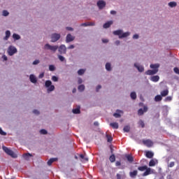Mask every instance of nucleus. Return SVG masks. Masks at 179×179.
<instances>
[{
  "label": "nucleus",
  "mask_w": 179,
  "mask_h": 179,
  "mask_svg": "<svg viewBox=\"0 0 179 179\" xmlns=\"http://www.w3.org/2000/svg\"><path fill=\"white\" fill-rule=\"evenodd\" d=\"M147 111H148V106H144V107H143V109L140 108V109L138 110V115H143V113H147Z\"/></svg>",
  "instance_id": "obj_9"
},
{
  "label": "nucleus",
  "mask_w": 179,
  "mask_h": 179,
  "mask_svg": "<svg viewBox=\"0 0 179 179\" xmlns=\"http://www.w3.org/2000/svg\"><path fill=\"white\" fill-rule=\"evenodd\" d=\"M97 6H98L99 9H103V8L106 7V2L103 0H99L97 2Z\"/></svg>",
  "instance_id": "obj_7"
},
{
  "label": "nucleus",
  "mask_w": 179,
  "mask_h": 179,
  "mask_svg": "<svg viewBox=\"0 0 179 179\" xmlns=\"http://www.w3.org/2000/svg\"><path fill=\"white\" fill-rule=\"evenodd\" d=\"M110 162H111V163H114V162H115V155H112L110 158H109Z\"/></svg>",
  "instance_id": "obj_39"
},
{
  "label": "nucleus",
  "mask_w": 179,
  "mask_h": 179,
  "mask_svg": "<svg viewBox=\"0 0 179 179\" xmlns=\"http://www.w3.org/2000/svg\"><path fill=\"white\" fill-rule=\"evenodd\" d=\"M33 113H34V114H36V115H38V114H40V112L38 110H34Z\"/></svg>",
  "instance_id": "obj_55"
},
{
  "label": "nucleus",
  "mask_w": 179,
  "mask_h": 179,
  "mask_svg": "<svg viewBox=\"0 0 179 179\" xmlns=\"http://www.w3.org/2000/svg\"><path fill=\"white\" fill-rule=\"evenodd\" d=\"M13 38H14V40H20V36L17 34H13Z\"/></svg>",
  "instance_id": "obj_38"
},
{
  "label": "nucleus",
  "mask_w": 179,
  "mask_h": 179,
  "mask_svg": "<svg viewBox=\"0 0 179 179\" xmlns=\"http://www.w3.org/2000/svg\"><path fill=\"white\" fill-rule=\"evenodd\" d=\"M83 80H82V78H78V85H80L81 83H83Z\"/></svg>",
  "instance_id": "obj_59"
},
{
  "label": "nucleus",
  "mask_w": 179,
  "mask_h": 179,
  "mask_svg": "<svg viewBox=\"0 0 179 179\" xmlns=\"http://www.w3.org/2000/svg\"><path fill=\"white\" fill-rule=\"evenodd\" d=\"M148 166L145 165L143 166H138V170H139V171H145V170H146Z\"/></svg>",
  "instance_id": "obj_33"
},
{
  "label": "nucleus",
  "mask_w": 179,
  "mask_h": 179,
  "mask_svg": "<svg viewBox=\"0 0 179 179\" xmlns=\"http://www.w3.org/2000/svg\"><path fill=\"white\" fill-rule=\"evenodd\" d=\"M173 71H174L175 73L179 74V69H178V68L175 67V68L173 69Z\"/></svg>",
  "instance_id": "obj_54"
},
{
  "label": "nucleus",
  "mask_w": 179,
  "mask_h": 179,
  "mask_svg": "<svg viewBox=\"0 0 179 179\" xmlns=\"http://www.w3.org/2000/svg\"><path fill=\"white\" fill-rule=\"evenodd\" d=\"M159 79H160V77L159 76H154L151 77L152 82H159Z\"/></svg>",
  "instance_id": "obj_20"
},
{
  "label": "nucleus",
  "mask_w": 179,
  "mask_h": 179,
  "mask_svg": "<svg viewBox=\"0 0 179 179\" xmlns=\"http://www.w3.org/2000/svg\"><path fill=\"white\" fill-rule=\"evenodd\" d=\"M2 58L3 61H8V57H6V55H3Z\"/></svg>",
  "instance_id": "obj_62"
},
{
  "label": "nucleus",
  "mask_w": 179,
  "mask_h": 179,
  "mask_svg": "<svg viewBox=\"0 0 179 179\" xmlns=\"http://www.w3.org/2000/svg\"><path fill=\"white\" fill-rule=\"evenodd\" d=\"M169 94V90H164V91L161 92V96L162 97H166Z\"/></svg>",
  "instance_id": "obj_24"
},
{
  "label": "nucleus",
  "mask_w": 179,
  "mask_h": 179,
  "mask_svg": "<svg viewBox=\"0 0 179 179\" xmlns=\"http://www.w3.org/2000/svg\"><path fill=\"white\" fill-rule=\"evenodd\" d=\"M116 111L117 113H115L113 114V117H115V118H121V114L118 113H121V110H117Z\"/></svg>",
  "instance_id": "obj_22"
},
{
  "label": "nucleus",
  "mask_w": 179,
  "mask_h": 179,
  "mask_svg": "<svg viewBox=\"0 0 179 179\" xmlns=\"http://www.w3.org/2000/svg\"><path fill=\"white\" fill-rule=\"evenodd\" d=\"M174 166H175V163H174V162H170V164L168 165V167H174Z\"/></svg>",
  "instance_id": "obj_52"
},
{
  "label": "nucleus",
  "mask_w": 179,
  "mask_h": 179,
  "mask_svg": "<svg viewBox=\"0 0 179 179\" xmlns=\"http://www.w3.org/2000/svg\"><path fill=\"white\" fill-rule=\"evenodd\" d=\"M29 80L31 83H37V78H36V76L33 74L30 75Z\"/></svg>",
  "instance_id": "obj_12"
},
{
  "label": "nucleus",
  "mask_w": 179,
  "mask_h": 179,
  "mask_svg": "<svg viewBox=\"0 0 179 179\" xmlns=\"http://www.w3.org/2000/svg\"><path fill=\"white\" fill-rule=\"evenodd\" d=\"M48 87V92H53V90H55V87L54 85H50Z\"/></svg>",
  "instance_id": "obj_41"
},
{
  "label": "nucleus",
  "mask_w": 179,
  "mask_h": 179,
  "mask_svg": "<svg viewBox=\"0 0 179 179\" xmlns=\"http://www.w3.org/2000/svg\"><path fill=\"white\" fill-rule=\"evenodd\" d=\"M45 50H50V51H53V52H55L57 50H58V45L52 46L48 43L45 45Z\"/></svg>",
  "instance_id": "obj_3"
},
{
  "label": "nucleus",
  "mask_w": 179,
  "mask_h": 179,
  "mask_svg": "<svg viewBox=\"0 0 179 179\" xmlns=\"http://www.w3.org/2000/svg\"><path fill=\"white\" fill-rule=\"evenodd\" d=\"M9 15V12L8 10H3V16H8Z\"/></svg>",
  "instance_id": "obj_49"
},
{
  "label": "nucleus",
  "mask_w": 179,
  "mask_h": 179,
  "mask_svg": "<svg viewBox=\"0 0 179 179\" xmlns=\"http://www.w3.org/2000/svg\"><path fill=\"white\" fill-rule=\"evenodd\" d=\"M108 142H113V136L106 134V135Z\"/></svg>",
  "instance_id": "obj_40"
},
{
  "label": "nucleus",
  "mask_w": 179,
  "mask_h": 179,
  "mask_svg": "<svg viewBox=\"0 0 179 179\" xmlns=\"http://www.w3.org/2000/svg\"><path fill=\"white\" fill-rule=\"evenodd\" d=\"M52 85V83L51 82V80H46L45 81V87H50Z\"/></svg>",
  "instance_id": "obj_30"
},
{
  "label": "nucleus",
  "mask_w": 179,
  "mask_h": 179,
  "mask_svg": "<svg viewBox=\"0 0 179 179\" xmlns=\"http://www.w3.org/2000/svg\"><path fill=\"white\" fill-rule=\"evenodd\" d=\"M85 72H86V69H81L78 71V75H79V76H82V75H83Z\"/></svg>",
  "instance_id": "obj_27"
},
{
  "label": "nucleus",
  "mask_w": 179,
  "mask_h": 179,
  "mask_svg": "<svg viewBox=\"0 0 179 179\" xmlns=\"http://www.w3.org/2000/svg\"><path fill=\"white\" fill-rule=\"evenodd\" d=\"M138 125L139 127H141V128H145V122H143V120H140L138 121Z\"/></svg>",
  "instance_id": "obj_36"
},
{
  "label": "nucleus",
  "mask_w": 179,
  "mask_h": 179,
  "mask_svg": "<svg viewBox=\"0 0 179 179\" xmlns=\"http://www.w3.org/2000/svg\"><path fill=\"white\" fill-rule=\"evenodd\" d=\"M100 89H101V85H98L96 89V92H99Z\"/></svg>",
  "instance_id": "obj_63"
},
{
  "label": "nucleus",
  "mask_w": 179,
  "mask_h": 179,
  "mask_svg": "<svg viewBox=\"0 0 179 179\" xmlns=\"http://www.w3.org/2000/svg\"><path fill=\"white\" fill-rule=\"evenodd\" d=\"M0 135L5 136L6 135V132L3 131L1 128H0Z\"/></svg>",
  "instance_id": "obj_50"
},
{
  "label": "nucleus",
  "mask_w": 179,
  "mask_h": 179,
  "mask_svg": "<svg viewBox=\"0 0 179 179\" xmlns=\"http://www.w3.org/2000/svg\"><path fill=\"white\" fill-rule=\"evenodd\" d=\"M80 26L86 27L87 26H90V23H83L80 24Z\"/></svg>",
  "instance_id": "obj_53"
},
{
  "label": "nucleus",
  "mask_w": 179,
  "mask_h": 179,
  "mask_svg": "<svg viewBox=\"0 0 179 179\" xmlns=\"http://www.w3.org/2000/svg\"><path fill=\"white\" fill-rule=\"evenodd\" d=\"M128 36H129V32H124V33L122 32V35L120 36V38H124L125 37H128Z\"/></svg>",
  "instance_id": "obj_35"
},
{
  "label": "nucleus",
  "mask_w": 179,
  "mask_h": 179,
  "mask_svg": "<svg viewBox=\"0 0 179 179\" xmlns=\"http://www.w3.org/2000/svg\"><path fill=\"white\" fill-rule=\"evenodd\" d=\"M115 166H121V162L117 161L116 163H115Z\"/></svg>",
  "instance_id": "obj_60"
},
{
  "label": "nucleus",
  "mask_w": 179,
  "mask_h": 179,
  "mask_svg": "<svg viewBox=\"0 0 179 179\" xmlns=\"http://www.w3.org/2000/svg\"><path fill=\"white\" fill-rule=\"evenodd\" d=\"M31 154L30 153H26L23 155V157L25 160H29L30 157H31Z\"/></svg>",
  "instance_id": "obj_23"
},
{
  "label": "nucleus",
  "mask_w": 179,
  "mask_h": 179,
  "mask_svg": "<svg viewBox=\"0 0 179 179\" xmlns=\"http://www.w3.org/2000/svg\"><path fill=\"white\" fill-rule=\"evenodd\" d=\"M171 96H167L166 99H165V100H166V101H171Z\"/></svg>",
  "instance_id": "obj_58"
},
{
  "label": "nucleus",
  "mask_w": 179,
  "mask_h": 179,
  "mask_svg": "<svg viewBox=\"0 0 179 179\" xmlns=\"http://www.w3.org/2000/svg\"><path fill=\"white\" fill-rule=\"evenodd\" d=\"M80 157L83 159V162H89V158L85 157L83 154L80 155Z\"/></svg>",
  "instance_id": "obj_32"
},
{
  "label": "nucleus",
  "mask_w": 179,
  "mask_h": 179,
  "mask_svg": "<svg viewBox=\"0 0 179 179\" xmlns=\"http://www.w3.org/2000/svg\"><path fill=\"white\" fill-rule=\"evenodd\" d=\"M59 54H66V46L65 45H61L59 47Z\"/></svg>",
  "instance_id": "obj_6"
},
{
  "label": "nucleus",
  "mask_w": 179,
  "mask_h": 179,
  "mask_svg": "<svg viewBox=\"0 0 179 179\" xmlns=\"http://www.w3.org/2000/svg\"><path fill=\"white\" fill-rule=\"evenodd\" d=\"M38 64H40V60H38V59L34 60L33 62V65H37Z\"/></svg>",
  "instance_id": "obj_51"
},
{
  "label": "nucleus",
  "mask_w": 179,
  "mask_h": 179,
  "mask_svg": "<svg viewBox=\"0 0 179 179\" xmlns=\"http://www.w3.org/2000/svg\"><path fill=\"white\" fill-rule=\"evenodd\" d=\"M78 90H79V92H83V90H85V85H79Z\"/></svg>",
  "instance_id": "obj_42"
},
{
  "label": "nucleus",
  "mask_w": 179,
  "mask_h": 179,
  "mask_svg": "<svg viewBox=\"0 0 179 179\" xmlns=\"http://www.w3.org/2000/svg\"><path fill=\"white\" fill-rule=\"evenodd\" d=\"M67 48L68 50H73V48H75V45H71Z\"/></svg>",
  "instance_id": "obj_56"
},
{
  "label": "nucleus",
  "mask_w": 179,
  "mask_h": 179,
  "mask_svg": "<svg viewBox=\"0 0 179 179\" xmlns=\"http://www.w3.org/2000/svg\"><path fill=\"white\" fill-rule=\"evenodd\" d=\"M169 6H170V8H175V6H177V3H176V1H171L169 3Z\"/></svg>",
  "instance_id": "obj_31"
},
{
  "label": "nucleus",
  "mask_w": 179,
  "mask_h": 179,
  "mask_svg": "<svg viewBox=\"0 0 179 179\" xmlns=\"http://www.w3.org/2000/svg\"><path fill=\"white\" fill-rule=\"evenodd\" d=\"M39 79H43V78H44V73H41L39 76H38Z\"/></svg>",
  "instance_id": "obj_57"
},
{
  "label": "nucleus",
  "mask_w": 179,
  "mask_h": 179,
  "mask_svg": "<svg viewBox=\"0 0 179 179\" xmlns=\"http://www.w3.org/2000/svg\"><path fill=\"white\" fill-rule=\"evenodd\" d=\"M116 177H117V179H122V178H121V175H120L119 173H117V174L116 175Z\"/></svg>",
  "instance_id": "obj_64"
},
{
  "label": "nucleus",
  "mask_w": 179,
  "mask_h": 179,
  "mask_svg": "<svg viewBox=\"0 0 179 179\" xmlns=\"http://www.w3.org/2000/svg\"><path fill=\"white\" fill-rule=\"evenodd\" d=\"M133 38H135V39L139 38V35H138V34H134V35L133 36Z\"/></svg>",
  "instance_id": "obj_61"
},
{
  "label": "nucleus",
  "mask_w": 179,
  "mask_h": 179,
  "mask_svg": "<svg viewBox=\"0 0 179 179\" xmlns=\"http://www.w3.org/2000/svg\"><path fill=\"white\" fill-rule=\"evenodd\" d=\"M73 114H80V107L73 109Z\"/></svg>",
  "instance_id": "obj_26"
},
{
  "label": "nucleus",
  "mask_w": 179,
  "mask_h": 179,
  "mask_svg": "<svg viewBox=\"0 0 179 179\" xmlns=\"http://www.w3.org/2000/svg\"><path fill=\"white\" fill-rule=\"evenodd\" d=\"M131 129V127L129 126H125L123 129L124 132H129Z\"/></svg>",
  "instance_id": "obj_43"
},
{
  "label": "nucleus",
  "mask_w": 179,
  "mask_h": 179,
  "mask_svg": "<svg viewBox=\"0 0 179 179\" xmlns=\"http://www.w3.org/2000/svg\"><path fill=\"white\" fill-rule=\"evenodd\" d=\"M58 160L57 158H51L48 161V166H51L54 162H57Z\"/></svg>",
  "instance_id": "obj_18"
},
{
  "label": "nucleus",
  "mask_w": 179,
  "mask_h": 179,
  "mask_svg": "<svg viewBox=\"0 0 179 179\" xmlns=\"http://www.w3.org/2000/svg\"><path fill=\"white\" fill-rule=\"evenodd\" d=\"M40 134H41L42 135H47V130L45 129H41L40 131Z\"/></svg>",
  "instance_id": "obj_47"
},
{
  "label": "nucleus",
  "mask_w": 179,
  "mask_h": 179,
  "mask_svg": "<svg viewBox=\"0 0 179 179\" xmlns=\"http://www.w3.org/2000/svg\"><path fill=\"white\" fill-rule=\"evenodd\" d=\"M143 143L147 146V148H152L153 146V141L149 139L143 140Z\"/></svg>",
  "instance_id": "obj_5"
},
{
  "label": "nucleus",
  "mask_w": 179,
  "mask_h": 179,
  "mask_svg": "<svg viewBox=\"0 0 179 179\" xmlns=\"http://www.w3.org/2000/svg\"><path fill=\"white\" fill-rule=\"evenodd\" d=\"M159 71V69L148 70L145 72V75H156V73Z\"/></svg>",
  "instance_id": "obj_11"
},
{
  "label": "nucleus",
  "mask_w": 179,
  "mask_h": 179,
  "mask_svg": "<svg viewBox=\"0 0 179 179\" xmlns=\"http://www.w3.org/2000/svg\"><path fill=\"white\" fill-rule=\"evenodd\" d=\"M152 174V169L148 168L145 169V171L143 173V177H146L147 176H149Z\"/></svg>",
  "instance_id": "obj_10"
},
{
  "label": "nucleus",
  "mask_w": 179,
  "mask_h": 179,
  "mask_svg": "<svg viewBox=\"0 0 179 179\" xmlns=\"http://www.w3.org/2000/svg\"><path fill=\"white\" fill-rule=\"evenodd\" d=\"M130 97L132 100H136V92H133L130 94Z\"/></svg>",
  "instance_id": "obj_29"
},
{
  "label": "nucleus",
  "mask_w": 179,
  "mask_h": 179,
  "mask_svg": "<svg viewBox=\"0 0 179 179\" xmlns=\"http://www.w3.org/2000/svg\"><path fill=\"white\" fill-rule=\"evenodd\" d=\"M58 58L61 62H64V61H65V57H64L62 55H58Z\"/></svg>",
  "instance_id": "obj_46"
},
{
  "label": "nucleus",
  "mask_w": 179,
  "mask_h": 179,
  "mask_svg": "<svg viewBox=\"0 0 179 179\" xmlns=\"http://www.w3.org/2000/svg\"><path fill=\"white\" fill-rule=\"evenodd\" d=\"M2 149L7 155H8V156L13 157V159H16V157H17V155H16L12 150L8 148L7 147L3 146Z\"/></svg>",
  "instance_id": "obj_1"
},
{
  "label": "nucleus",
  "mask_w": 179,
  "mask_h": 179,
  "mask_svg": "<svg viewBox=\"0 0 179 179\" xmlns=\"http://www.w3.org/2000/svg\"><path fill=\"white\" fill-rule=\"evenodd\" d=\"M129 176L131 178H135L136 176H138V171L134 170L129 173Z\"/></svg>",
  "instance_id": "obj_16"
},
{
  "label": "nucleus",
  "mask_w": 179,
  "mask_h": 179,
  "mask_svg": "<svg viewBox=\"0 0 179 179\" xmlns=\"http://www.w3.org/2000/svg\"><path fill=\"white\" fill-rule=\"evenodd\" d=\"M150 68L152 69H157L159 68V64H151Z\"/></svg>",
  "instance_id": "obj_45"
},
{
  "label": "nucleus",
  "mask_w": 179,
  "mask_h": 179,
  "mask_svg": "<svg viewBox=\"0 0 179 179\" xmlns=\"http://www.w3.org/2000/svg\"><path fill=\"white\" fill-rule=\"evenodd\" d=\"M163 100V98L162 97L161 95H157L155 97V101H162Z\"/></svg>",
  "instance_id": "obj_28"
},
{
  "label": "nucleus",
  "mask_w": 179,
  "mask_h": 179,
  "mask_svg": "<svg viewBox=\"0 0 179 179\" xmlns=\"http://www.w3.org/2000/svg\"><path fill=\"white\" fill-rule=\"evenodd\" d=\"M145 156L148 157V159H152L153 156H155V154L151 151H148L145 154Z\"/></svg>",
  "instance_id": "obj_15"
},
{
  "label": "nucleus",
  "mask_w": 179,
  "mask_h": 179,
  "mask_svg": "<svg viewBox=\"0 0 179 179\" xmlns=\"http://www.w3.org/2000/svg\"><path fill=\"white\" fill-rule=\"evenodd\" d=\"M134 66L138 69V72H143L145 71L143 66H139L136 63L134 64Z\"/></svg>",
  "instance_id": "obj_13"
},
{
  "label": "nucleus",
  "mask_w": 179,
  "mask_h": 179,
  "mask_svg": "<svg viewBox=\"0 0 179 179\" xmlns=\"http://www.w3.org/2000/svg\"><path fill=\"white\" fill-rule=\"evenodd\" d=\"M75 40V36H72L71 34H68L66 37V43H71Z\"/></svg>",
  "instance_id": "obj_8"
},
{
  "label": "nucleus",
  "mask_w": 179,
  "mask_h": 179,
  "mask_svg": "<svg viewBox=\"0 0 179 179\" xmlns=\"http://www.w3.org/2000/svg\"><path fill=\"white\" fill-rule=\"evenodd\" d=\"M10 37V31H6V36L4 37V40H8Z\"/></svg>",
  "instance_id": "obj_34"
},
{
  "label": "nucleus",
  "mask_w": 179,
  "mask_h": 179,
  "mask_svg": "<svg viewBox=\"0 0 179 179\" xmlns=\"http://www.w3.org/2000/svg\"><path fill=\"white\" fill-rule=\"evenodd\" d=\"M126 158L127 159V160L129 163L134 162V157H132V155H127Z\"/></svg>",
  "instance_id": "obj_19"
},
{
  "label": "nucleus",
  "mask_w": 179,
  "mask_h": 179,
  "mask_svg": "<svg viewBox=\"0 0 179 179\" xmlns=\"http://www.w3.org/2000/svg\"><path fill=\"white\" fill-rule=\"evenodd\" d=\"M52 80L53 82H58V77H57V76H53L52 77Z\"/></svg>",
  "instance_id": "obj_48"
},
{
  "label": "nucleus",
  "mask_w": 179,
  "mask_h": 179,
  "mask_svg": "<svg viewBox=\"0 0 179 179\" xmlns=\"http://www.w3.org/2000/svg\"><path fill=\"white\" fill-rule=\"evenodd\" d=\"M61 38V35L59 34H52L51 35V41L52 43H55Z\"/></svg>",
  "instance_id": "obj_4"
},
{
  "label": "nucleus",
  "mask_w": 179,
  "mask_h": 179,
  "mask_svg": "<svg viewBox=\"0 0 179 179\" xmlns=\"http://www.w3.org/2000/svg\"><path fill=\"white\" fill-rule=\"evenodd\" d=\"M110 127H112V128H113V129H118V123L117 122H112L110 124Z\"/></svg>",
  "instance_id": "obj_21"
},
{
  "label": "nucleus",
  "mask_w": 179,
  "mask_h": 179,
  "mask_svg": "<svg viewBox=\"0 0 179 179\" xmlns=\"http://www.w3.org/2000/svg\"><path fill=\"white\" fill-rule=\"evenodd\" d=\"M111 24H113V21H109V22H106L103 27V29H108V27H110V26H111Z\"/></svg>",
  "instance_id": "obj_17"
},
{
  "label": "nucleus",
  "mask_w": 179,
  "mask_h": 179,
  "mask_svg": "<svg viewBox=\"0 0 179 179\" xmlns=\"http://www.w3.org/2000/svg\"><path fill=\"white\" fill-rule=\"evenodd\" d=\"M106 71H111V64L106 63Z\"/></svg>",
  "instance_id": "obj_37"
},
{
  "label": "nucleus",
  "mask_w": 179,
  "mask_h": 179,
  "mask_svg": "<svg viewBox=\"0 0 179 179\" xmlns=\"http://www.w3.org/2000/svg\"><path fill=\"white\" fill-rule=\"evenodd\" d=\"M150 167H155L156 166V161L155 159H151L149 162Z\"/></svg>",
  "instance_id": "obj_25"
},
{
  "label": "nucleus",
  "mask_w": 179,
  "mask_h": 179,
  "mask_svg": "<svg viewBox=\"0 0 179 179\" xmlns=\"http://www.w3.org/2000/svg\"><path fill=\"white\" fill-rule=\"evenodd\" d=\"M49 71L51 72L55 71V65H50L49 66Z\"/></svg>",
  "instance_id": "obj_44"
},
{
  "label": "nucleus",
  "mask_w": 179,
  "mask_h": 179,
  "mask_svg": "<svg viewBox=\"0 0 179 179\" xmlns=\"http://www.w3.org/2000/svg\"><path fill=\"white\" fill-rule=\"evenodd\" d=\"M113 34L115 36H119V38H121V36L122 34V30L119 29V30H117V31H114Z\"/></svg>",
  "instance_id": "obj_14"
},
{
  "label": "nucleus",
  "mask_w": 179,
  "mask_h": 179,
  "mask_svg": "<svg viewBox=\"0 0 179 179\" xmlns=\"http://www.w3.org/2000/svg\"><path fill=\"white\" fill-rule=\"evenodd\" d=\"M7 52L10 57H12V55L17 52V49H16V48L14 46L10 45L8 48Z\"/></svg>",
  "instance_id": "obj_2"
}]
</instances>
